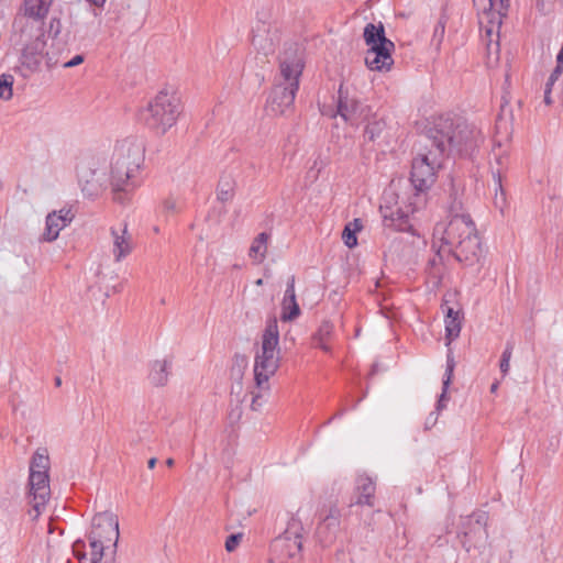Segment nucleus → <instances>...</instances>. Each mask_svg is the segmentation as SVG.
<instances>
[{
  "label": "nucleus",
  "instance_id": "nucleus-59",
  "mask_svg": "<svg viewBox=\"0 0 563 563\" xmlns=\"http://www.w3.org/2000/svg\"><path fill=\"white\" fill-rule=\"evenodd\" d=\"M255 284L260 286V285H262V284H263V280H262V279H257V280L255 282Z\"/></svg>",
  "mask_w": 563,
  "mask_h": 563
},
{
  "label": "nucleus",
  "instance_id": "nucleus-41",
  "mask_svg": "<svg viewBox=\"0 0 563 563\" xmlns=\"http://www.w3.org/2000/svg\"><path fill=\"white\" fill-rule=\"evenodd\" d=\"M162 208H163V211L165 213H175V212H179V206H178V202L176 199H174L173 197H168L166 198L163 202H162Z\"/></svg>",
  "mask_w": 563,
  "mask_h": 563
},
{
  "label": "nucleus",
  "instance_id": "nucleus-38",
  "mask_svg": "<svg viewBox=\"0 0 563 563\" xmlns=\"http://www.w3.org/2000/svg\"><path fill=\"white\" fill-rule=\"evenodd\" d=\"M342 240L349 249H352L357 244L356 233L352 230L351 225H345L342 232Z\"/></svg>",
  "mask_w": 563,
  "mask_h": 563
},
{
  "label": "nucleus",
  "instance_id": "nucleus-46",
  "mask_svg": "<svg viewBox=\"0 0 563 563\" xmlns=\"http://www.w3.org/2000/svg\"><path fill=\"white\" fill-rule=\"evenodd\" d=\"M262 396L261 395H254L252 398L251 408L253 410H257L262 406Z\"/></svg>",
  "mask_w": 563,
  "mask_h": 563
},
{
  "label": "nucleus",
  "instance_id": "nucleus-1",
  "mask_svg": "<svg viewBox=\"0 0 563 563\" xmlns=\"http://www.w3.org/2000/svg\"><path fill=\"white\" fill-rule=\"evenodd\" d=\"M482 141L481 132L462 118L441 115L437 118L427 133L417 143V155L412 159L410 181L415 194L405 207H400L394 190L383 194L379 212L385 228L408 232L412 228L411 219L426 207V192L437 179L446 156L452 152L470 155Z\"/></svg>",
  "mask_w": 563,
  "mask_h": 563
},
{
  "label": "nucleus",
  "instance_id": "nucleus-21",
  "mask_svg": "<svg viewBox=\"0 0 563 563\" xmlns=\"http://www.w3.org/2000/svg\"><path fill=\"white\" fill-rule=\"evenodd\" d=\"M464 532L463 545L466 551H470L472 548L479 549L485 545L488 539V532L486 528L481 526H472Z\"/></svg>",
  "mask_w": 563,
  "mask_h": 563
},
{
  "label": "nucleus",
  "instance_id": "nucleus-31",
  "mask_svg": "<svg viewBox=\"0 0 563 563\" xmlns=\"http://www.w3.org/2000/svg\"><path fill=\"white\" fill-rule=\"evenodd\" d=\"M453 373H454V368H452L451 365L445 367V373H444V377H443V382H442V393L437 402V411H441L446 407V401L449 400L446 394H448V389L452 383Z\"/></svg>",
  "mask_w": 563,
  "mask_h": 563
},
{
  "label": "nucleus",
  "instance_id": "nucleus-55",
  "mask_svg": "<svg viewBox=\"0 0 563 563\" xmlns=\"http://www.w3.org/2000/svg\"><path fill=\"white\" fill-rule=\"evenodd\" d=\"M455 313H456V312H455L452 308H448V311H446V319L454 318Z\"/></svg>",
  "mask_w": 563,
  "mask_h": 563
},
{
  "label": "nucleus",
  "instance_id": "nucleus-37",
  "mask_svg": "<svg viewBox=\"0 0 563 563\" xmlns=\"http://www.w3.org/2000/svg\"><path fill=\"white\" fill-rule=\"evenodd\" d=\"M333 331V325L329 321H323L318 330V332L313 335V341H327Z\"/></svg>",
  "mask_w": 563,
  "mask_h": 563
},
{
  "label": "nucleus",
  "instance_id": "nucleus-10",
  "mask_svg": "<svg viewBox=\"0 0 563 563\" xmlns=\"http://www.w3.org/2000/svg\"><path fill=\"white\" fill-rule=\"evenodd\" d=\"M37 32L38 34L35 38L23 47L19 58V66L15 68L23 78H29L41 70L46 41L44 32L41 29Z\"/></svg>",
  "mask_w": 563,
  "mask_h": 563
},
{
  "label": "nucleus",
  "instance_id": "nucleus-47",
  "mask_svg": "<svg viewBox=\"0 0 563 563\" xmlns=\"http://www.w3.org/2000/svg\"><path fill=\"white\" fill-rule=\"evenodd\" d=\"M437 420L438 416H434V413L432 412L426 420V429H430L431 427H433Z\"/></svg>",
  "mask_w": 563,
  "mask_h": 563
},
{
  "label": "nucleus",
  "instance_id": "nucleus-54",
  "mask_svg": "<svg viewBox=\"0 0 563 563\" xmlns=\"http://www.w3.org/2000/svg\"><path fill=\"white\" fill-rule=\"evenodd\" d=\"M156 462H157V460L155 457L150 459L147 462L148 468H151V470L154 468L156 465Z\"/></svg>",
  "mask_w": 563,
  "mask_h": 563
},
{
  "label": "nucleus",
  "instance_id": "nucleus-5",
  "mask_svg": "<svg viewBox=\"0 0 563 563\" xmlns=\"http://www.w3.org/2000/svg\"><path fill=\"white\" fill-rule=\"evenodd\" d=\"M183 112L180 98L175 91L161 90L142 112L145 125L156 134L172 129Z\"/></svg>",
  "mask_w": 563,
  "mask_h": 563
},
{
  "label": "nucleus",
  "instance_id": "nucleus-39",
  "mask_svg": "<svg viewBox=\"0 0 563 563\" xmlns=\"http://www.w3.org/2000/svg\"><path fill=\"white\" fill-rule=\"evenodd\" d=\"M554 3H555V0H537L536 5H537L538 11L541 14L548 15V14L554 12V10H555Z\"/></svg>",
  "mask_w": 563,
  "mask_h": 563
},
{
  "label": "nucleus",
  "instance_id": "nucleus-50",
  "mask_svg": "<svg viewBox=\"0 0 563 563\" xmlns=\"http://www.w3.org/2000/svg\"><path fill=\"white\" fill-rule=\"evenodd\" d=\"M452 366V368H455V361H454V356H453V353L451 350H449L448 352V355H446V366Z\"/></svg>",
  "mask_w": 563,
  "mask_h": 563
},
{
  "label": "nucleus",
  "instance_id": "nucleus-18",
  "mask_svg": "<svg viewBox=\"0 0 563 563\" xmlns=\"http://www.w3.org/2000/svg\"><path fill=\"white\" fill-rule=\"evenodd\" d=\"M74 219V213L70 209L63 208L59 211L49 212L46 216L45 230L42 239L46 242L55 241L59 232L66 228Z\"/></svg>",
  "mask_w": 563,
  "mask_h": 563
},
{
  "label": "nucleus",
  "instance_id": "nucleus-14",
  "mask_svg": "<svg viewBox=\"0 0 563 563\" xmlns=\"http://www.w3.org/2000/svg\"><path fill=\"white\" fill-rule=\"evenodd\" d=\"M365 65L374 71H388L394 65L395 44L391 41L366 45Z\"/></svg>",
  "mask_w": 563,
  "mask_h": 563
},
{
  "label": "nucleus",
  "instance_id": "nucleus-6",
  "mask_svg": "<svg viewBox=\"0 0 563 563\" xmlns=\"http://www.w3.org/2000/svg\"><path fill=\"white\" fill-rule=\"evenodd\" d=\"M279 331L276 318L267 321L262 335L261 350L255 355L254 378L256 386L263 388V385L276 373L279 366L278 357Z\"/></svg>",
  "mask_w": 563,
  "mask_h": 563
},
{
  "label": "nucleus",
  "instance_id": "nucleus-60",
  "mask_svg": "<svg viewBox=\"0 0 563 563\" xmlns=\"http://www.w3.org/2000/svg\"><path fill=\"white\" fill-rule=\"evenodd\" d=\"M343 413H344V410H341L340 412H338V413L335 415V417H341Z\"/></svg>",
  "mask_w": 563,
  "mask_h": 563
},
{
  "label": "nucleus",
  "instance_id": "nucleus-4",
  "mask_svg": "<svg viewBox=\"0 0 563 563\" xmlns=\"http://www.w3.org/2000/svg\"><path fill=\"white\" fill-rule=\"evenodd\" d=\"M510 0H473L478 11L482 41L486 46L488 59L498 60L499 30L507 15Z\"/></svg>",
  "mask_w": 563,
  "mask_h": 563
},
{
  "label": "nucleus",
  "instance_id": "nucleus-32",
  "mask_svg": "<svg viewBox=\"0 0 563 563\" xmlns=\"http://www.w3.org/2000/svg\"><path fill=\"white\" fill-rule=\"evenodd\" d=\"M461 332V321L459 313H455L454 318L445 319V340L446 346H450L451 342L459 338Z\"/></svg>",
  "mask_w": 563,
  "mask_h": 563
},
{
  "label": "nucleus",
  "instance_id": "nucleus-11",
  "mask_svg": "<svg viewBox=\"0 0 563 563\" xmlns=\"http://www.w3.org/2000/svg\"><path fill=\"white\" fill-rule=\"evenodd\" d=\"M336 114L351 125L358 126L372 118V108L354 98H350L341 85L338 91L336 111L329 113L330 117H335Z\"/></svg>",
  "mask_w": 563,
  "mask_h": 563
},
{
  "label": "nucleus",
  "instance_id": "nucleus-36",
  "mask_svg": "<svg viewBox=\"0 0 563 563\" xmlns=\"http://www.w3.org/2000/svg\"><path fill=\"white\" fill-rule=\"evenodd\" d=\"M514 344L511 342H507L506 349L504 350L500 358V372L503 373V376H506L510 368V358L512 355Z\"/></svg>",
  "mask_w": 563,
  "mask_h": 563
},
{
  "label": "nucleus",
  "instance_id": "nucleus-45",
  "mask_svg": "<svg viewBox=\"0 0 563 563\" xmlns=\"http://www.w3.org/2000/svg\"><path fill=\"white\" fill-rule=\"evenodd\" d=\"M82 62H84V56L82 55H76L70 60L64 63L63 67L64 68H71V67H75L77 65H80Z\"/></svg>",
  "mask_w": 563,
  "mask_h": 563
},
{
  "label": "nucleus",
  "instance_id": "nucleus-24",
  "mask_svg": "<svg viewBox=\"0 0 563 563\" xmlns=\"http://www.w3.org/2000/svg\"><path fill=\"white\" fill-rule=\"evenodd\" d=\"M269 240V234L266 232L260 233L252 242L249 256L253 260L255 264H261L267 253V244Z\"/></svg>",
  "mask_w": 563,
  "mask_h": 563
},
{
  "label": "nucleus",
  "instance_id": "nucleus-56",
  "mask_svg": "<svg viewBox=\"0 0 563 563\" xmlns=\"http://www.w3.org/2000/svg\"><path fill=\"white\" fill-rule=\"evenodd\" d=\"M498 386H499L498 382L493 383L490 386V391L496 393V390L498 389Z\"/></svg>",
  "mask_w": 563,
  "mask_h": 563
},
{
  "label": "nucleus",
  "instance_id": "nucleus-34",
  "mask_svg": "<svg viewBox=\"0 0 563 563\" xmlns=\"http://www.w3.org/2000/svg\"><path fill=\"white\" fill-rule=\"evenodd\" d=\"M14 82V78L10 74H2L0 76V98L2 100H10L12 98L13 91L12 86Z\"/></svg>",
  "mask_w": 563,
  "mask_h": 563
},
{
  "label": "nucleus",
  "instance_id": "nucleus-16",
  "mask_svg": "<svg viewBox=\"0 0 563 563\" xmlns=\"http://www.w3.org/2000/svg\"><path fill=\"white\" fill-rule=\"evenodd\" d=\"M341 510L336 507H331L329 512L319 522L316 537L322 547L331 545L340 531Z\"/></svg>",
  "mask_w": 563,
  "mask_h": 563
},
{
  "label": "nucleus",
  "instance_id": "nucleus-23",
  "mask_svg": "<svg viewBox=\"0 0 563 563\" xmlns=\"http://www.w3.org/2000/svg\"><path fill=\"white\" fill-rule=\"evenodd\" d=\"M364 123V140L366 142L374 143L382 139L386 130V121L383 118L377 117V114L372 111V118Z\"/></svg>",
  "mask_w": 563,
  "mask_h": 563
},
{
  "label": "nucleus",
  "instance_id": "nucleus-57",
  "mask_svg": "<svg viewBox=\"0 0 563 563\" xmlns=\"http://www.w3.org/2000/svg\"><path fill=\"white\" fill-rule=\"evenodd\" d=\"M165 463H166V465H167L168 467H172V466L175 464V461H174V459L169 457V459H167V460H166V462H165Z\"/></svg>",
  "mask_w": 563,
  "mask_h": 563
},
{
  "label": "nucleus",
  "instance_id": "nucleus-58",
  "mask_svg": "<svg viewBox=\"0 0 563 563\" xmlns=\"http://www.w3.org/2000/svg\"><path fill=\"white\" fill-rule=\"evenodd\" d=\"M54 382H55V386H56V387H59V386L62 385V378H60V377H58V376H57V377H55Z\"/></svg>",
  "mask_w": 563,
  "mask_h": 563
},
{
  "label": "nucleus",
  "instance_id": "nucleus-33",
  "mask_svg": "<svg viewBox=\"0 0 563 563\" xmlns=\"http://www.w3.org/2000/svg\"><path fill=\"white\" fill-rule=\"evenodd\" d=\"M234 196V181L230 178L221 179L218 185L217 197L221 202L230 201Z\"/></svg>",
  "mask_w": 563,
  "mask_h": 563
},
{
  "label": "nucleus",
  "instance_id": "nucleus-20",
  "mask_svg": "<svg viewBox=\"0 0 563 563\" xmlns=\"http://www.w3.org/2000/svg\"><path fill=\"white\" fill-rule=\"evenodd\" d=\"M376 486L367 475H358L355 482V505L373 507Z\"/></svg>",
  "mask_w": 563,
  "mask_h": 563
},
{
  "label": "nucleus",
  "instance_id": "nucleus-35",
  "mask_svg": "<svg viewBox=\"0 0 563 563\" xmlns=\"http://www.w3.org/2000/svg\"><path fill=\"white\" fill-rule=\"evenodd\" d=\"M445 24H446V19L444 15H442L438 23L435 24L434 26V30H433V36H432V45H434L437 48L440 47L442 41H443V37H444V33H445Z\"/></svg>",
  "mask_w": 563,
  "mask_h": 563
},
{
  "label": "nucleus",
  "instance_id": "nucleus-52",
  "mask_svg": "<svg viewBox=\"0 0 563 563\" xmlns=\"http://www.w3.org/2000/svg\"><path fill=\"white\" fill-rule=\"evenodd\" d=\"M314 342H316V345L318 347H320L321 350H323L324 352L330 351V347H329V345L325 344V341H314Z\"/></svg>",
  "mask_w": 563,
  "mask_h": 563
},
{
  "label": "nucleus",
  "instance_id": "nucleus-51",
  "mask_svg": "<svg viewBox=\"0 0 563 563\" xmlns=\"http://www.w3.org/2000/svg\"><path fill=\"white\" fill-rule=\"evenodd\" d=\"M556 66H561L563 68V44L556 56Z\"/></svg>",
  "mask_w": 563,
  "mask_h": 563
},
{
  "label": "nucleus",
  "instance_id": "nucleus-3",
  "mask_svg": "<svg viewBox=\"0 0 563 563\" xmlns=\"http://www.w3.org/2000/svg\"><path fill=\"white\" fill-rule=\"evenodd\" d=\"M305 67L302 53L297 45L285 48L279 56V74L267 99V109L274 114H285L294 106Z\"/></svg>",
  "mask_w": 563,
  "mask_h": 563
},
{
  "label": "nucleus",
  "instance_id": "nucleus-12",
  "mask_svg": "<svg viewBox=\"0 0 563 563\" xmlns=\"http://www.w3.org/2000/svg\"><path fill=\"white\" fill-rule=\"evenodd\" d=\"M145 158V146L142 140L136 137H126L117 142L113 157L122 164L140 173Z\"/></svg>",
  "mask_w": 563,
  "mask_h": 563
},
{
  "label": "nucleus",
  "instance_id": "nucleus-15",
  "mask_svg": "<svg viewBox=\"0 0 563 563\" xmlns=\"http://www.w3.org/2000/svg\"><path fill=\"white\" fill-rule=\"evenodd\" d=\"M99 530H91L89 533V548L90 551H85L86 544L81 540H77L73 544V553L80 563H99L102 560L103 551L108 547L102 540V534Z\"/></svg>",
  "mask_w": 563,
  "mask_h": 563
},
{
  "label": "nucleus",
  "instance_id": "nucleus-8",
  "mask_svg": "<svg viewBox=\"0 0 563 563\" xmlns=\"http://www.w3.org/2000/svg\"><path fill=\"white\" fill-rule=\"evenodd\" d=\"M302 526L300 521L291 519L284 533L276 538L272 544L273 559L278 563H287L300 556Z\"/></svg>",
  "mask_w": 563,
  "mask_h": 563
},
{
  "label": "nucleus",
  "instance_id": "nucleus-53",
  "mask_svg": "<svg viewBox=\"0 0 563 563\" xmlns=\"http://www.w3.org/2000/svg\"><path fill=\"white\" fill-rule=\"evenodd\" d=\"M87 1L96 7H102L106 2V0H87Z\"/></svg>",
  "mask_w": 563,
  "mask_h": 563
},
{
  "label": "nucleus",
  "instance_id": "nucleus-40",
  "mask_svg": "<svg viewBox=\"0 0 563 563\" xmlns=\"http://www.w3.org/2000/svg\"><path fill=\"white\" fill-rule=\"evenodd\" d=\"M487 519H488V517H487L486 512H484V511L474 512L470 517L468 525L481 526V527L486 528Z\"/></svg>",
  "mask_w": 563,
  "mask_h": 563
},
{
  "label": "nucleus",
  "instance_id": "nucleus-9",
  "mask_svg": "<svg viewBox=\"0 0 563 563\" xmlns=\"http://www.w3.org/2000/svg\"><path fill=\"white\" fill-rule=\"evenodd\" d=\"M109 183L112 187L113 198L120 203L125 202V196L141 186L142 179L140 173L132 170L131 167L112 159L111 175Z\"/></svg>",
  "mask_w": 563,
  "mask_h": 563
},
{
  "label": "nucleus",
  "instance_id": "nucleus-7",
  "mask_svg": "<svg viewBox=\"0 0 563 563\" xmlns=\"http://www.w3.org/2000/svg\"><path fill=\"white\" fill-rule=\"evenodd\" d=\"M77 181L85 198L95 199L108 187V164L102 156H85L77 164Z\"/></svg>",
  "mask_w": 563,
  "mask_h": 563
},
{
  "label": "nucleus",
  "instance_id": "nucleus-30",
  "mask_svg": "<svg viewBox=\"0 0 563 563\" xmlns=\"http://www.w3.org/2000/svg\"><path fill=\"white\" fill-rule=\"evenodd\" d=\"M300 314V308L296 298L283 299L280 319L285 322L292 321Z\"/></svg>",
  "mask_w": 563,
  "mask_h": 563
},
{
  "label": "nucleus",
  "instance_id": "nucleus-25",
  "mask_svg": "<svg viewBox=\"0 0 563 563\" xmlns=\"http://www.w3.org/2000/svg\"><path fill=\"white\" fill-rule=\"evenodd\" d=\"M52 0H24L25 15L34 19H43L48 13Z\"/></svg>",
  "mask_w": 563,
  "mask_h": 563
},
{
  "label": "nucleus",
  "instance_id": "nucleus-49",
  "mask_svg": "<svg viewBox=\"0 0 563 563\" xmlns=\"http://www.w3.org/2000/svg\"><path fill=\"white\" fill-rule=\"evenodd\" d=\"M551 90L549 87L544 88V102L548 106L552 104Z\"/></svg>",
  "mask_w": 563,
  "mask_h": 563
},
{
  "label": "nucleus",
  "instance_id": "nucleus-44",
  "mask_svg": "<svg viewBox=\"0 0 563 563\" xmlns=\"http://www.w3.org/2000/svg\"><path fill=\"white\" fill-rule=\"evenodd\" d=\"M561 74H562V67L561 66H556L553 69V71L551 73L550 77L548 78L545 87H549V88L552 89V86L560 78Z\"/></svg>",
  "mask_w": 563,
  "mask_h": 563
},
{
  "label": "nucleus",
  "instance_id": "nucleus-28",
  "mask_svg": "<svg viewBox=\"0 0 563 563\" xmlns=\"http://www.w3.org/2000/svg\"><path fill=\"white\" fill-rule=\"evenodd\" d=\"M49 459L46 450H37L31 461L30 472H40L48 474Z\"/></svg>",
  "mask_w": 563,
  "mask_h": 563
},
{
  "label": "nucleus",
  "instance_id": "nucleus-42",
  "mask_svg": "<svg viewBox=\"0 0 563 563\" xmlns=\"http://www.w3.org/2000/svg\"><path fill=\"white\" fill-rule=\"evenodd\" d=\"M242 540V533H233L230 534L225 540V550L228 552H233Z\"/></svg>",
  "mask_w": 563,
  "mask_h": 563
},
{
  "label": "nucleus",
  "instance_id": "nucleus-27",
  "mask_svg": "<svg viewBox=\"0 0 563 563\" xmlns=\"http://www.w3.org/2000/svg\"><path fill=\"white\" fill-rule=\"evenodd\" d=\"M129 10L130 3L128 0H111L107 14L110 21L120 22L125 20Z\"/></svg>",
  "mask_w": 563,
  "mask_h": 563
},
{
  "label": "nucleus",
  "instance_id": "nucleus-48",
  "mask_svg": "<svg viewBox=\"0 0 563 563\" xmlns=\"http://www.w3.org/2000/svg\"><path fill=\"white\" fill-rule=\"evenodd\" d=\"M347 224L351 225L352 230H354L355 233L363 228L362 221L360 219H354L352 222H349Z\"/></svg>",
  "mask_w": 563,
  "mask_h": 563
},
{
  "label": "nucleus",
  "instance_id": "nucleus-13",
  "mask_svg": "<svg viewBox=\"0 0 563 563\" xmlns=\"http://www.w3.org/2000/svg\"><path fill=\"white\" fill-rule=\"evenodd\" d=\"M29 503L34 511L33 518H37L45 508L49 496V477L46 473L30 472L29 476Z\"/></svg>",
  "mask_w": 563,
  "mask_h": 563
},
{
  "label": "nucleus",
  "instance_id": "nucleus-26",
  "mask_svg": "<svg viewBox=\"0 0 563 563\" xmlns=\"http://www.w3.org/2000/svg\"><path fill=\"white\" fill-rule=\"evenodd\" d=\"M363 38L366 45L383 43V41H390L386 37L385 27L382 22L378 24L367 23L363 31Z\"/></svg>",
  "mask_w": 563,
  "mask_h": 563
},
{
  "label": "nucleus",
  "instance_id": "nucleus-43",
  "mask_svg": "<svg viewBox=\"0 0 563 563\" xmlns=\"http://www.w3.org/2000/svg\"><path fill=\"white\" fill-rule=\"evenodd\" d=\"M296 298L295 292V276H291L287 282V287L283 299Z\"/></svg>",
  "mask_w": 563,
  "mask_h": 563
},
{
  "label": "nucleus",
  "instance_id": "nucleus-19",
  "mask_svg": "<svg viewBox=\"0 0 563 563\" xmlns=\"http://www.w3.org/2000/svg\"><path fill=\"white\" fill-rule=\"evenodd\" d=\"M99 530L102 534V540L104 544L112 543L113 547H117L119 540V522L117 517L109 511L101 512L96 515L92 518V529Z\"/></svg>",
  "mask_w": 563,
  "mask_h": 563
},
{
  "label": "nucleus",
  "instance_id": "nucleus-22",
  "mask_svg": "<svg viewBox=\"0 0 563 563\" xmlns=\"http://www.w3.org/2000/svg\"><path fill=\"white\" fill-rule=\"evenodd\" d=\"M170 360L164 358L154 361L148 376L151 383L155 386L166 385L170 375Z\"/></svg>",
  "mask_w": 563,
  "mask_h": 563
},
{
  "label": "nucleus",
  "instance_id": "nucleus-17",
  "mask_svg": "<svg viewBox=\"0 0 563 563\" xmlns=\"http://www.w3.org/2000/svg\"><path fill=\"white\" fill-rule=\"evenodd\" d=\"M110 235L112 238L114 262L120 263L133 252L134 243L132 234L128 231V225L124 224L118 228H110Z\"/></svg>",
  "mask_w": 563,
  "mask_h": 563
},
{
  "label": "nucleus",
  "instance_id": "nucleus-29",
  "mask_svg": "<svg viewBox=\"0 0 563 563\" xmlns=\"http://www.w3.org/2000/svg\"><path fill=\"white\" fill-rule=\"evenodd\" d=\"M494 184H495V196H494V205L501 212L507 206L506 192L501 185V173L498 169L496 173H493Z\"/></svg>",
  "mask_w": 563,
  "mask_h": 563
},
{
  "label": "nucleus",
  "instance_id": "nucleus-2",
  "mask_svg": "<svg viewBox=\"0 0 563 563\" xmlns=\"http://www.w3.org/2000/svg\"><path fill=\"white\" fill-rule=\"evenodd\" d=\"M449 220L439 222L433 229L434 242L440 251L452 254L465 266H473L483 258V247L471 216L464 211L461 195L453 190L448 206Z\"/></svg>",
  "mask_w": 563,
  "mask_h": 563
}]
</instances>
